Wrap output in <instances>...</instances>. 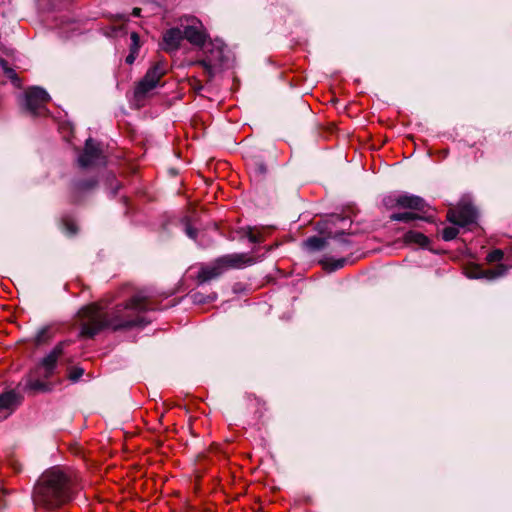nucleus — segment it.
I'll list each match as a JSON object with an SVG mask.
<instances>
[{
	"label": "nucleus",
	"instance_id": "nucleus-1",
	"mask_svg": "<svg viewBox=\"0 0 512 512\" xmlns=\"http://www.w3.org/2000/svg\"><path fill=\"white\" fill-rule=\"evenodd\" d=\"M156 308L155 300L146 290H138L131 295L123 292L112 302L102 300L83 307L76 322L80 335L92 338L105 328L116 331L144 325V314Z\"/></svg>",
	"mask_w": 512,
	"mask_h": 512
},
{
	"label": "nucleus",
	"instance_id": "nucleus-2",
	"mask_svg": "<svg viewBox=\"0 0 512 512\" xmlns=\"http://www.w3.org/2000/svg\"><path fill=\"white\" fill-rule=\"evenodd\" d=\"M73 474L53 467L42 474L34 488V503L38 508H58L72 498Z\"/></svg>",
	"mask_w": 512,
	"mask_h": 512
},
{
	"label": "nucleus",
	"instance_id": "nucleus-3",
	"mask_svg": "<svg viewBox=\"0 0 512 512\" xmlns=\"http://www.w3.org/2000/svg\"><path fill=\"white\" fill-rule=\"evenodd\" d=\"M257 259L246 253L228 254L217 258L210 264L202 265L196 279L204 283L222 275L228 269H239L256 263Z\"/></svg>",
	"mask_w": 512,
	"mask_h": 512
},
{
	"label": "nucleus",
	"instance_id": "nucleus-4",
	"mask_svg": "<svg viewBox=\"0 0 512 512\" xmlns=\"http://www.w3.org/2000/svg\"><path fill=\"white\" fill-rule=\"evenodd\" d=\"M25 108L33 116L48 115L47 103L50 101L49 94L40 87H30L25 91Z\"/></svg>",
	"mask_w": 512,
	"mask_h": 512
},
{
	"label": "nucleus",
	"instance_id": "nucleus-5",
	"mask_svg": "<svg viewBox=\"0 0 512 512\" xmlns=\"http://www.w3.org/2000/svg\"><path fill=\"white\" fill-rule=\"evenodd\" d=\"M167 71L168 65L166 60H157L148 69L143 79L137 84L135 88V95L139 97L154 89L158 85L160 79L167 73Z\"/></svg>",
	"mask_w": 512,
	"mask_h": 512
},
{
	"label": "nucleus",
	"instance_id": "nucleus-6",
	"mask_svg": "<svg viewBox=\"0 0 512 512\" xmlns=\"http://www.w3.org/2000/svg\"><path fill=\"white\" fill-rule=\"evenodd\" d=\"M476 211L470 205H462L447 212V220L454 225L465 227L476 220Z\"/></svg>",
	"mask_w": 512,
	"mask_h": 512
},
{
	"label": "nucleus",
	"instance_id": "nucleus-7",
	"mask_svg": "<svg viewBox=\"0 0 512 512\" xmlns=\"http://www.w3.org/2000/svg\"><path fill=\"white\" fill-rule=\"evenodd\" d=\"M101 158V150L98 145L92 140L87 139L83 153L80 155L78 162L81 167H88L95 165Z\"/></svg>",
	"mask_w": 512,
	"mask_h": 512
},
{
	"label": "nucleus",
	"instance_id": "nucleus-8",
	"mask_svg": "<svg viewBox=\"0 0 512 512\" xmlns=\"http://www.w3.org/2000/svg\"><path fill=\"white\" fill-rule=\"evenodd\" d=\"M183 37V31L179 28H171L165 31L161 47L166 52H175L179 49Z\"/></svg>",
	"mask_w": 512,
	"mask_h": 512
},
{
	"label": "nucleus",
	"instance_id": "nucleus-9",
	"mask_svg": "<svg viewBox=\"0 0 512 512\" xmlns=\"http://www.w3.org/2000/svg\"><path fill=\"white\" fill-rule=\"evenodd\" d=\"M339 223L350 224V220L340 215H330L322 224L318 223V228L321 233H325L328 237H336L340 235V231L336 229Z\"/></svg>",
	"mask_w": 512,
	"mask_h": 512
},
{
	"label": "nucleus",
	"instance_id": "nucleus-10",
	"mask_svg": "<svg viewBox=\"0 0 512 512\" xmlns=\"http://www.w3.org/2000/svg\"><path fill=\"white\" fill-rule=\"evenodd\" d=\"M19 404V397L14 391L0 395V420L7 418Z\"/></svg>",
	"mask_w": 512,
	"mask_h": 512
},
{
	"label": "nucleus",
	"instance_id": "nucleus-11",
	"mask_svg": "<svg viewBox=\"0 0 512 512\" xmlns=\"http://www.w3.org/2000/svg\"><path fill=\"white\" fill-rule=\"evenodd\" d=\"M183 37L187 39L192 45L205 46L207 41V34L200 26H187L183 31Z\"/></svg>",
	"mask_w": 512,
	"mask_h": 512
},
{
	"label": "nucleus",
	"instance_id": "nucleus-12",
	"mask_svg": "<svg viewBox=\"0 0 512 512\" xmlns=\"http://www.w3.org/2000/svg\"><path fill=\"white\" fill-rule=\"evenodd\" d=\"M396 205L405 209L422 211L425 207V201L418 196L401 195L396 199Z\"/></svg>",
	"mask_w": 512,
	"mask_h": 512
},
{
	"label": "nucleus",
	"instance_id": "nucleus-13",
	"mask_svg": "<svg viewBox=\"0 0 512 512\" xmlns=\"http://www.w3.org/2000/svg\"><path fill=\"white\" fill-rule=\"evenodd\" d=\"M63 343L58 344L42 361V366L46 370V375H49L54 369L58 358L63 352Z\"/></svg>",
	"mask_w": 512,
	"mask_h": 512
},
{
	"label": "nucleus",
	"instance_id": "nucleus-14",
	"mask_svg": "<svg viewBox=\"0 0 512 512\" xmlns=\"http://www.w3.org/2000/svg\"><path fill=\"white\" fill-rule=\"evenodd\" d=\"M405 244H414L419 247H426L429 239L423 233L417 231H408L403 237Z\"/></svg>",
	"mask_w": 512,
	"mask_h": 512
},
{
	"label": "nucleus",
	"instance_id": "nucleus-15",
	"mask_svg": "<svg viewBox=\"0 0 512 512\" xmlns=\"http://www.w3.org/2000/svg\"><path fill=\"white\" fill-rule=\"evenodd\" d=\"M507 271V267L503 264L497 265L492 269H483L482 278H486L488 280H493L498 277L503 276Z\"/></svg>",
	"mask_w": 512,
	"mask_h": 512
},
{
	"label": "nucleus",
	"instance_id": "nucleus-16",
	"mask_svg": "<svg viewBox=\"0 0 512 512\" xmlns=\"http://www.w3.org/2000/svg\"><path fill=\"white\" fill-rule=\"evenodd\" d=\"M217 55L214 57V59H219L221 56V51L217 50ZM213 58H208L204 60H200L197 62L198 65H200L204 73L208 76V78H212L214 76V65L212 64Z\"/></svg>",
	"mask_w": 512,
	"mask_h": 512
},
{
	"label": "nucleus",
	"instance_id": "nucleus-17",
	"mask_svg": "<svg viewBox=\"0 0 512 512\" xmlns=\"http://www.w3.org/2000/svg\"><path fill=\"white\" fill-rule=\"evenodd\" d=\"M392 221H402V222H410L416 219H422L415 212H403V213H393L390 216Z\"/></svg>",
	"mask_w": 512,
	"mask_h": 512
},
{
	"label": "nucleus",
	"instance_id": "nucleus-18",
	"mask_svg": "<svg viewBox=\"0 0 512 512\" xmlns=\"http://www.w3.org/2000/svg\"><path fill=\"white\" fill-rule=\"evenodd\" d=\"M346 261L347 260L344 258L337 259V260H335L333 258H328L323 261V266L325 269H327L329 271H335L337 269L344 267Z\"/></svg>",
	"mask_w": 512,
	"mask_h": 512
},
{
	"label": "nucleus",
	"instance_id": "nucleus-19",
	"mask_svg": "<svg viewBox=\"0 0 512 512\" xmlns=\"http://www.w3.org/2000/svg\"><path fill=\"white\" fill-rule=\"evenodd\" d=\"M483 268L478 264H469L465 267V274L469 278H482Z\"/></svg>",
	"mask_w": 512,
	"mask_h": 512
},
{
	"label": "nucleus",
	"instance_id": "nucleus-20",
	"mask_svg": "<svg viewBox=\"0 0 512 512\" xmlns=\"http://www.w3.org/2000/svg\"><path fill=\"white\" fill-rule=\"evenodd\" d=\"M304 245L310 250H320L324 247V240L320 237H309L305 240Z\"/></svg>",
	"mask_w": 512,
	"mask_h": 512
},
{
	"label": "nucleus",
	"instance_id": "nucleus-21",
	"mask_svg": "<svg viewBox=\"0 0 512 512\" xmlns=\"http://www.w3.org/2000/svg\"><path fill=\"white\" fill-rule=\"evenodd\" d=\"M247 237L252 243H260L264 241L263 233L258 228L249 227L247 230Z\"/></svg>",
	"mask_w": 512,
	"mask_h": 512
},
{
	"label": "nucleus",
	"instance_id": "nucleus-22",
	"mask_svg": "<svg viewBox=\"0 0 512 512\" xmlns=\"http://www.w3.org/2000/svg\"><path fill=\"white\" fill-rule=\"evenodd\" d=\"M459 230L456 227H445L442 231V238L445 241H451L457 237Z\"/></svg>",
	"mask_w": 512,
	"mask_h": 512
},
{
	"label": "nucleus",
	"instance_id": "nucleus-23",
	"mask_svg": "<svg viewBox=\"0 0 512 512\" xmlns=\"http://www.w3.org/2000/svg\"><path fill=\"white\" fill-rule=\"evenodd\" d=\"M504 253L501 249H494L489 252L486 256V260L488 263L499 262L503 259Z\"/></svg>",
	"mask_w": 512,
	"mask_h": 512
},
{
	"label": "nucleus",
	"instance_id": "nucleus-24",
	"mask_svg": "<svg viewBox=\"0 0 512 512\" xmlns=\"http://www.w3.org/2000/svg\"><path fill=\"white\" fill-rule=\"evenodd\" d=\"M6 76L11 80V82L14 84L15 87L20 88L21 87V79L17 75V73L10 68L6 71Z\"/></svg>",
	"mask_w": 512,
	"mask_h": 512
},
{
	"label": "nucleus",
	"instance_id": "nucleus-25",
	"mask_svg": "<svg viewBox=\"0 0 512 512\" xmlns=\"http://www.w3.org/2000/svg\"><path fill=\"white\" fill-rule=\"evenodd\" d=\"M131 47L130 50L133 51H139L140 44H139V35L136 32L131 33Z\"/></svg>",
	"mask_w": 512,
	"mask_h": 512
},
{
	"label": "nucleus",
	"instance_id": "nucleus-26",
	"mask_svg": "<svg viewBox=\"0 0 512 512\" xmlns=\"http://www.w3.org/2000/svg\"><path fill=\"white\" fill-rule=\"evenodd\" d=\"M84 373V370L81 368H74L69 373V378L72 381H77Z\"/></svg>",
	"mask_w": 512,
	"mask_h": 512
},
{
	"label": "nucleus",
	"instance_id": "nucleus-27",
	"mask_svg": "<svg viewBox=\"0 0 512 512\" xmlns=\"http://www.w3.org/2000/svg\"><path fill=\"white\" fill-rule=\"evenodd\" d=\"M138 51L130 50V54L126 57V62L132 64L135 61Z\"/></svg>",
	"mask_w": 512,
	"mask_h": 512
},
{
	"label": "nucleus",
	"instance_id": "nucleus-28",
	"mask_svg": "<svg viewBox=\"0 0 512 512\" xmlns=\"http://www.w3.org/2000/svg\"><path fill=\"white\" fill-rule=\"evenodd\" d=\"M0 67L3 69L4 73H6V71L10 69V67L8 66L7 61L4 60V59H0Z\"/></svg>",
	"mask_w": 512,
	"mask_h": 512
},
{
	"label": "nucleus",
	"instance_id": "nucleus-29",
	"mask_svg": "<svg viewBox=\"0 0 512 512\" xmlns=\"http://www.w3.org/2000/svg\"><path fill=\"white\" fill-rule=\"evenodd\" d=\"M257 170L259 171V173L261 174H264L266 172V168L263 164H257Z\"/></svg>",
	"mask_w": 512,
	"mask_h": 512
},
{
	"label": "nucleus",
	"instance_id": "nucleus-30",
	"mask_svg": "<svg viewBox=\"0 0 512 512\" xmlns=\"http://www.w3.org/2000/svg\"><path fill=\"white\" fill-rule=\"evenodd\" d=\"M132 15L135 17H139L141 15V9L140 8H134L132 11Z\"/></svg>",
	"mask_w": 512,
	"mask_h": 512
},
{
	"label": "nucleus",
	"instance_id": "nucleus-31",
	"mask_svg": "<svg viewBox=\"0 0 512 512\" xmlns=\"http://www.w3.org/2000/svg\"><path fill=\"white\" fill-rule=\"evenodd\" d=\"M94 186V183H88V184H85V185H79L78 186V189H84V188H90V187H93Z\"/></svg>",
	"mask_w": 512,
	"mask_h": 512
},
{
	"label": "nucleus",
	"instance_id": "nucleus-32",
	"mask_svg": "<svg viewBox=\"0 0 512 512\" xmlns=\"http://www.w3.org/2000/svg\"><path fill=\"white\" fill-rule=\"evenodd\" d=\"M187 233L191 238H195V232L191 230L190 228L187 229Z\"/></svg>",
	"mask_w": 512,
	"mask_h": 512
},
{
	"label": "nucleus",
	"instance_id": "nucleus-33",
	"mask_svg": "<svg viewBox=\"0 0 512 512\" xmlns=\"http://www.w3.org/2000/svg\"><path fill=\"white\" fill-rule=\"evenodd\" d=\"M208 46H211V43H208V45L206 44L205 46H203L205 48V51L207 50Z\"/></svg>",
	"mask_w": 512,
	"mask_h": 512
}]
</instances>
